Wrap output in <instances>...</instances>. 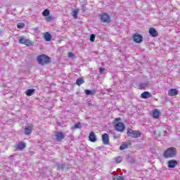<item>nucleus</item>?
Segmentation results:
<instances>
[{
	"instance_id": "nucleus-1",
	"label": "nucleus",
	"mask_w": 180,
	"mask_h": 180,
	"mask_svg": "<svg viewBox=\"0 0 180 180\" xmlns=\"http://www.w3.org/2000/svg\"><path fill=\"white\" fill-rule=\"evenodd\" d=\"M37 61L40 65H47L50 64L51 58L46 54H42L37 56Z\"/></svg>"
},
{
	"instance_id": "nucleus-2",
	"label": "nucleus",
	"mask_w": 180,
	"mask_h": 180,
	"mask_svg": "<svg viewBox=\"0 0 180 180\" xmlns=\"http://www.w3.org/2000/svg\"><path fill=\"white\" fill-rule=\"evenodd\" d=\"M120 120H122V118L117 117L115 118L112 123H117L115 126V129L117 131H124V129H126V127L124 126V123L120 122Z\"/></svg>"
},
{
	"instance_id": "nucleus-3",
	"label": "nucleus",
	"mask_w": 180,
	"mask_h": 180,
	"mask_svg": "<svg viewBox=\"0 0 180 180\" xmlns=\"http://www.w3.org/2000/svg\"><path fill=\"white\" fill-rule=\"evenodd\" d=\"M176 155V148L171 147L165 150L163 156L165 158H174Z\"/></svg>"
},
{
	"instance_id": "nucleus-4",
	"label": "nucleus",
	"mask_w": 180,
	"mask_h": 180,
	"mask_svg": "<svg viewBox=\"0 0 180 180\" xmlns=\"http://www.w3.org/2000/svg\"><path fill=\"white\" fill-rule=\"evenodd\" d=\"M127 134L129 137H131L132 139H139V137H141V131L137 130L133 131L131 129H127Z\"/></svg>"
},
{
	"instance_id": "nucleus-5",
	"label": "nucleus",
	"mask_w": 180,
	"mask_h": 180,
	"mask_svg": "<svg viewBox=\"0 0 180 180\" xmlns=\"http://www.w3.org/2000/svg\"><path fill=\"white\" fill-rule=\"evenodd\" d=\"M18 42L20 44H25V46H27V47H30V46H33V44H34L33 41L26 39L25 37H20Z\"/></svg>"
},
{
	"instance_id": "nucleus-6",
	"label": "nucleus",
	"mask_w": 180,
	"mask_h": 180,
	"mask_svg": "<svg viewBox=\"0 0 180 180\" xmlns=\"http://www.w3.org/2000/svg\"><path fill=\"white\" fill-rule=\"evenodd\" d=\"M99 18L101 23H110V22H112L110 15H109V14L107 13L100 14Z\"/></svg>"
},
{
	"instance_id": "nucleus-7",
	"label": "nucleus",
	"mask_w": 180,
	"mask_h": 180,
	"mask_svg": "<svg viewBox=\"0 0 180 180\" xmlns=\"http://www.w3.org/2000/svg\"><path fill=\"white\" fill-rule=\"evenodd\" d=\"M56 141H63L65 139V134L63 131H56L55 134Z\"/></svg>"
},
{
	"instance_id": "nucleus-8",
	"label": "nucleus",
	"mask_w": 180,
	"mask_h": 180,
	"mask_svg": "<svg viewBox=\"0 0 180 180\" xmlns=\"http://www.w3.org/2000/svg\"><path fill=\"white\" fill-rule=\"evenodd\" d=\"M132 39L135 43H142L143 42V35L136 33L133 35Z\"/></svg>"
},
{
	"instance_id": "nucleus-9",
	"label": "nucleus",
	"mask_w": 180,
	"mask_h": 180,
	"mask_svg": "<svg viewBox=\"0 0 180 180\" xmlns=\"http://www.w3.org/2000/svg\"><path fill=\"white\" fill-rule=\"evenodd\" d=\"M89 140L91 143H96L98 138L96 137V134H95V132L94 131L90 132L89 136Z\"/></svg>"
},
{
	"instance_id": "nucleus-10",
	"label": "nucleus",
	"mask_w": 180,
	"mask_h": 180,
	"mask_svg": "<svg viewBox=\"0 0 180 180\" xmlns=\"http://www.w3.org/2000/svg\"><path fill=\"white\" fill-rule=\"evenodd\" d=\"M15 150L22 151L26 148V143L25 142H19L17 146H15Z\"/></svg>"
},
{
	"instance_id": "nucleus-11",
	"label": "nucleus",
	"mask_w": 180,
	"mask_h": 180,
	"mask_svg": "<svg viewBox=\"0 0 180 180\" xmlns=\"http://www.w3.org/2000/svg\"><path fill=\"white\" fill-rule=\"evenodd\" d=\"M103 143L105 146H108L109 144V135L106 133L103 134L101 136Z\"/></svg>"
},
{
	"instance_id": "nucleus-12",
	"label": "nucleus",
	"mask_w": 180,
	"mask_h": 180,
	"mask_svg": "<svg viewBox=\"0 0 180 180\" xmlns=\"http://www.w3.org/2000/svg\"><path fill=\"white\" fill-rule=\"evenodd\" d=\"M178 165V162L175 160H170L167 162L168 168H175Z\"/></svg>"
},
{
	"instance_id": "nucleus-13",
	"label": "nucleus",
	"mask_w": 180,
	"mask_h": 180,
	"mask_svg": "<svg viewBox=\"0 0 180 180\" xmlns=\"http://www.w3.org/2000/svg\"><path fill=\"white\" fill-rule=\"evenodd\" d=\"M152 116L154 119H158L160 116H161V112L158 109H154L152 112Z\"/></svg>"
},
{
	"instance_id": "nucleus-14",
	"label": "nucleus",
	"mask_w": 180,
	"mask_h": 180,
	"mask_svg": "<svg viewBox=\"0 0 180 180\" xmlns=\"http://www.w3.org/2000/svg\"><path fill=\"white\" fill-rule=\"evenodd\" d=\"M179 94V91L176 89H171L168 91L169 96H176Z\"/></svg>"
},
{
	"instance_id": "nucleus-15",
	"label": "nucleus",
	"mask_w": 180,
	"mask_h": 180,
	"mask_svg": "<svg viewBox=\"0 0 180 180\" xmlns=\"http://www.w3.org/2000/svg\"><path fill=\"white\" fill-rule=\"evenodd\" d=\"M149 33L152 37H157L158 36V32L154 27H150L149 29Z\"/></svg>"
},
{
	"instance_id": "nucleus-16",
	"label": "nucleus",
	"mask_w": 180,
	"mask_h": 180,
	"mask_svg": "<svg viewBox=\"0 0 180 180\" xmlns=\"http://www.w3.org/2000/svg\"><path fill=\"white\" fill-rule=\"evenodd\" d=\"M44 40H46V41H51L53 36H51V34H50V32H46L44 33Z\"/></svg>"
},
{
	"instance_id": "nucleus-17",
	"label": "nucleus",
	"mask_w": 180,
	"mask_h": 180,
	"mask_svg": "<svg viewBox=\"0 0 180 180\" xmlns=\"http://www.w3.org/2000/svg\"><path fill=\"white\" fill-rule=\"evenodd\" d=\"M141 98H142V99H148V98H151V93L145 91L141 94Z\"/></svg>"
},
{
	"instance_id": "nucleus-18",
	"label": "nucleus",
	"mask_w": 180,
	"mask_h": 180,
	"mask_svg": "<svg viewBox=\"0 0 180 180\" xmlns=\"http://www.w3.org/2000/svg\"><path fill=\"white\" fill-rule=\"evenodd\" d=\"M34 127V125H33V124H31L30 127H26V128L25 129V134L26 136H29V134H32V127Z\"/></svg>"
},
{
	"instance_id": "nucleus-19",
	"label": "nucleus",
	"mask_w": 180,
	"mask_h": 180,
	"mask_svg": "<svg viewBox=\"0 0 180 180\" xmlns=\"http://www.w3.org/2000/svg\"><path fill=\"white\" fill-rule=\"evenodd\" d=\"M34 92H36V89H30L25 91V95H27V96H32V95H33V94H34Z\"/></svg>"
},
{
	"instance_id": "nucleus-20",
	"label": "nucleus",
	"mask_w": 180,
	"mask_h": 180,
	"mask_svg": "<svg viewBox=\"0 0 180 180\" xmlns=\"http://www.w3.org/2000/svg\"><path fill=\"white\" fill-rule=\"evenodd\" d=\"M85 83V80L82 77H79L76 80V84L78 85V86H81L82 84Z\"/></svg>"
},
{
	"instance_id": "nucleus-21",
	"label": "nucleus",
	"mask_w": 180,
	"mask_h": 180,
	"mask_svg": "<svg viewBox=\"0 0 180 180\" xmlns=\"http://www.w3.org/2000/svg\"><path fill=\"white\" fill-rule=\"evenodd\" d=\"M147 86H148V82L141 83L139 86V89H144V88H147Z\"/></svg>"
},
{
	"instance_id": "nucleus-22",
	"label": "nucleus",
	"mask_w": 180,
	"mask_h": 180,
	"mask_svg": "<svg viewBox=\"0 0 180 180\" xmlns=\"http://www.w3.org/2000/svg\"><path fill=\"white\" fill-rule=\"evenodd\" d=\"M79 12V9H76L72 11V16L75 19H78V13Z\"/></svg>"
},
{
	"instance_id": "nucleus-23",
	"label": "nucleus",
	"mask_w": 180,
	"mask_h": 180,
	"mask_svg": "<svg viewBox=\"0 0 180 180\" xmlns=\"http://www.w3.org/2000/svg\"><path fill=\"white\" fill-rule=\"evenodd\" d=\"M86 95H95L96 94V91H91V90H85Z\"/></svg>"
},
{
	"instance_id": "nucleus-24",
	"label": "nucleus",
	"mask_w": 180,
	"mask_h": 180,
	"mask_svg": "<svg viewBox=\"0 0 180 180\" xmlns=\"http://www.w3.org/2000/svg\"><path fill=\"white\" fill-rule=\"evenodd\" d=\"M42 15L44 16L47 17L50 15V10L49 9H45L43 12H42Z\"/></svg>"
},
{
	"instance_id": "nucleus-25",
	"label": "nucleus",
	"mask_w": 180,
	"mask_h": 180,
	"mask_svg": "<svg viewBox=\"0 0 180 180\" xmlns=\"http://www.w3.org/2000/svg\"><path fill=\"white\" fill-rule=\"evenodd\" d=\"M128 145L126 143H122L120 146V150H126V148H127Z\"/></svg>"
},
{
	"instance_id": "nucleus-26",
	"label": "nucleus",
	"mask_w": 180,
	"mask_h": 180,
	"mask_svg": "<svg viewBox=\"0 0 180 180\" xmlns=\"http://www.w3.org/2000/svg\"><path fill=\"white\" fill-rule=\"evenodd\" d=\"M53 16H51V15H47V16L45 18V20H46V22H53Z\"/></svg>"
},
{
	"instance_id": "nucleus-27",
	"label": "nucleus",
	"mask_w": 180,
	"mask_h": 180,
	"mask_svg": "<svg viewBox=\"0 0 180 180\" xmlns=\"http://www.w3.org/2000/svg\"><path fill=\"white\" fill-rule=\"evenodd\" d=\"M17 27H18V29H23V27H25V23H23V22H18L17 24Z\"/></svg>"
},
{
	"instance_id": "nucleus-28",
	"label": "nucleus",
	"mask_w": 180,
	"mask_h": 180,
	"mask_svg": "<svg viewBox=\"0 0 180 180\" xmlns=\"http://www.w3.org/2000/svg\"><path fill=\"white\" fill-rule=\"evenodd\" d=\"M115 162H117V164H120V162H122V157H120V156L115 158Z\"/></svg>"
},
{
	"instance_id": "nucleus-29",
	"label": "nucleus",
	"mask_w": 180,
	"mask_h": 180,
	"mask_svg": "<svg viewBox=\"0 0 180 180\" xmlns=\"http://www.w3.org/2000/svg\"><path fill=\"white\" fill-rule=\"evenodd\" d=\"M75 129H81V122H77L75 124Z\"/></svg>"
},
{
	"instance_id": "nucleus-30",
	"label": "nucleus",
	"mask_w": 180,
	"mask_h": 180,
	"mask_svg": "<svg viewBox=\"0 0 180 180\" xmlns=\"http://www.w3.org/2000/svg\"><path fill=\"white\" fill-rule=\"evenodd\" d=\"M90 41H95V34H91Z\"/></svg>"
},
{
	"instance_id": "nucleus-31",
	"label": "nucleus",
	"mask_w": 180,
	"mask_h": 180,
	"mask_svg": "<svg viewBox=\"0 0 180 180\" xmlns=\"http://www.w3.org/2000/svg\"><path fill=\"white\" fill-rule=\"evenodd\" d=\"M114 180H123V177L120 176H117L113 178Z\"/></svg>"
},
{
	"instance_id": "nucleus-32",
	"label": "nucleus",
	"mask_w": 180,
	"mask_h": 180,
	"mask_svg": "<svg viewBox=\"0 0 180 180\" xmlns=\"http://www.w3.org/2000/svg\"><path fill=\"white\" fill-rule=\"evenodd\" d=\"M68 57H70V58L74 57V53H72V52H69L68 53Z\"/></svg>"
},
{
	"instance_id": "nucleus-33",
	"label": "nucleus",
	"mask_w": 180,
	"mask_h": 180,
	"mask_svg": "<svg viewBox=\"0 0 180 180\" xmlns=\"http://www.w3.org/2000/svg\"><path fill=\"white\" fill-rule=\"evenodd\" d=\"M105 71L104 68H99V72L101 74H102V72H103Z\"/></svg>"
},
{
	"instance_id": "nucleus-34",
	"label": "nucleus",
	"mask_w": 180,
	"mask_h": 180,
	"mask_svg": "<svg viewBox=\"0 0 180 180\" xmlns=\"http://www.w3.org/2000/svg\"><path fill=\"white\" fill-rule=\"evenodd\" d=\"M91 105H92V103H91V101H88L87 105H88V106H91Z\"/></svg>"
},
{
	"instance_id": "nucleus-35",
	"label": "nucleus",
	"mask_w": 180,
	"mask_h": 180,
	"mask_svg": "<svg viewBox=\"0 0 180 180\" xmlns=\"http://www.w3.org/2000/svg\"><path fill=\"white\" fill-rule=\"evenodd\" d=\"M119 137H120V136H117L116 135L114 136L115 139H119Z\"/></svg>"
}]
</instances>
